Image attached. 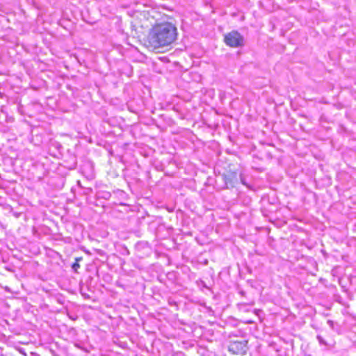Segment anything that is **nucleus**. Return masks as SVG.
<instances>
[{
	"mask_svg": "<svg viewBox=\"0 0 356 356\" xmlns=\"http://www.w3.org/2000/svg\"><path fill=\"white\" fill-rule=\"evenodd\" d=\"M176 26L168 22L156 23L144 38V45L152 50L163 48L172 44L177 38Z\"/></svg>",
	"mask_w": 356,
	"mask_h": 356,
	"instance_id": "obj_1",
	"label": "nucleus"
},
{
	"mask_svg": "<svg viewBox=\"0 0 356 356\" xmlns=\"http://www.w3.org/2000/svg\"><path fill=\"white\" fill-rule=\"evenodd\" d=\"M224 42L232 48L241 47L244 44L243 35L237 31H232L224 35Z\"/></svg>",
	"mask_w": 356,
	"mask_h": 356,
	"instance_id": "obj_2",
	"label": "nucleus"
},
{
	"mask_svg": "<svg viewBox=\"0 0 356 356\" xmlns=\"http://www.w3.org/2000/svg\"><path fill=\"white\" fill-rule=\"evenodd\" d=\"M247 340L234 341L229 346V351L233 355H243L248 349Z\"/></svg>",
	"mask_w": 356,
	"mask_h": 356,
	"instance_id": "obj_3",
	"label": "nucleus"
},
{
	"mask_svg": "<svg viewBox=\"0 0 356 356\" xmlns=\"http://www.w3.org/2000/svg\"><path fill=\"white\" fill-rule=\"evenodd\" d=\"M223 179L227 188L234 187L241 179V175L237 170H227L223 175Z\"/></svg>",
	"mask_w": 356,
	"mask_h": 356,
	"instance_id": "obj_4",
	"label": "nucleus"
},
{
	"mask_svg": "<svg viewBox=\"0 0 356 356\" xmlns=\"http://www.w3.org/2000/svg\"><path fill=\"white\" fill-rule=\"evenodd\" d=\"M72 268L74 270V272L77 273L78 270L80 268L79 263L74 261L72 265Z\"/></svg>",
	"mask_w": 356,
	"mask_h": 356,
	"instance_id": "obj_5",
	"label": "nucleus"
},
{
	"mask_svg": "<svg viewBox=\"0 0 356 356\" xmlns=\"http://www.w3.org/2000/svg\"><path fill=\"white\" fill-rule=\"evenodd\" d=\"M82 260H83V257H79L75 258V261H74L79 263V261H81Z\"/></svg>",
	"mask_w": 356,
	"mask_h": 356,
	"instance_id": "obj_6",
	"label": "nucleus"
}]
</instances>
